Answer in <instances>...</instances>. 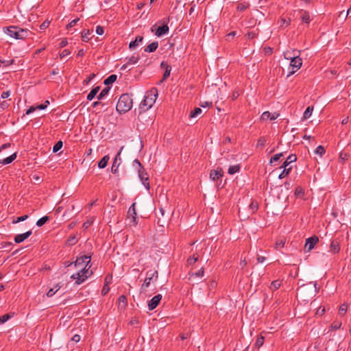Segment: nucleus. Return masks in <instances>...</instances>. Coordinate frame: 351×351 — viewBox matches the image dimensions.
Returning a JSON list of instances; mask_svg holds the SVG:
<instances>
[{
  "label": "nucleus",
  "mask_w": 351,
  "mask_h": 351,
  "mask_svg": "<svg viewBox=\"0 0 351 351\" xmlns=\"http://www.w3.org/2000/svg\"><path fill=\"white\" fill-rule=\"evenodd\" d=\"M155 27L156 25H154L152 27L151 31L152 32H155V34L158 37L162 36L163 35L167 34L169 32V27L167 26V25H164L161 27H158L156 29H155Z\"/></svg>",
  "instance_id": "1a4fd4ad"
},
{
  "label": "nucleus",
  "mask_w": 351,
  "mask_h": 351,
  "mask_svg": "<svg viewBox=\"0 0 351 351\" xmlns=\"http://www.w3.org/2000/svg\"><path fill=\"white\" fill-rule=\"evenodd\" d=\"M36 107L35 106H31L27 111H26V114H29L31 113H32L33 112H34L36 110Z\"/></svg>",
  "instance_id": "052dcab7"
},
{
  "label": "nucleus",
  "mask_w": 351,
  "mask_h": 351,
  "mask_svg": "<svg viewBox=\"0 0 351 351\" xmlns=\"http://www.w3.org/2000/svg\"><path fill=\"white\" fill-rule=\"evenodd\" d=\"M318 237L315 236L307 239L304 245V249L307 252L311 251L314 247L315 245L318 242Z\"/></svg>",
  "instance_id": "9d476101"
},
{
  "label": "nucleus",
  "mask_w": 351,
  "mask_h": 351,
  "mask_svg": "<svg viewBox=\"0 0 351 351\" xmlns=\"http://www.w3.org/2000/svg\"><path fill=\"white\" fill-rule=\"evenodd\" d=\"M70 245H73L76 242V240H75V237H71L69 241H68Z\"/></svg>",
  "instance_id": "338daca9"
},
{
  "label": "nucleus",
  "mask_w": 351,
  "mask_h": 351,
  "mask_svg": "<svg viewBox=\"0 0 351 351\" xmlns=\"http://www.w3.org/2000/svg\"><path fill=\"white\" fill-rule=\"evenodd\" d=\"M248 5H245L244 3H240L237 6V10L239 11H243L247 8Z\"/></svg>",
  "instance_id": "864d4df0"
},
{
  "label": "nucleus",
  "mask_w": 351,
  "mask_h": 351,
  "mask_svg": "<svg viewBox=\"0 0 351 351\" xmlns=\"http://www.w3.org/2000/svg\"><path fill=\"white\" fill-rule=\"evenodd\" d=\"M158 42H153L145 48V51L147 52H154L158 48Z\"/></svg>",
  "instance_id": "412c9836"
},
{
  "label": "nucleus",
  "mask_w": 351,
  "mask_h": 351,
  "mask_svg": "<svg viewBox=\"0 0 351 351\" xmlns=\"http://www.w3.org/2000/svg\"><path fill=\"white\" fill-rule=\"evenodd\" d=\"M133 165L136 168V170H138L139 169H142L141 164L137 159L134 160Z\"/></svg>",
  "instance_id": "09e8293b"
},
{
  "label": "nucleus",
  "mask_w": 351,
  "mask_h": 351,
  "mask_svg": "<svg viewBox=\"0 0 351 351\" xmlns=\"http://www.w3.org/2000/svg\"><path fill=\"white\" fill-rule=\"evenodd\" d=\"M110 157L108 155L104 156L98 163V167L100 169H103L107 166L109 161Z\"/></svg>",
  "instance_id": "6ab92c4d"
},
{
  "label": "nucleus",
  "mask_w": 351,
  "mask_h": 351,
  "mask_svg": "<svg viewBox=\"0 0 351 351\" xmlns=\"http://www.w3.org/2000/svg\"><path fill=\"white\" fill-rule=\"evenodd\" d=\"M119 306L121 308H124L127 305V299L125 295H121L118 300Z\"/></svg>",
  "instance_id": "5701e85b"
},
{
  "label": "nucleus",
  "mask_w": 351,
  "mask_h": 351,
  "mask_svg": "<svg viewBox=\"0 0 351 351\" xmlns=\"http://www.w3.org/2000/svg\"><path fill=\"white\" fill-rule=\"evenodd\" d=\"M104 32V28L101 26L96 27V33L99 35H102Z\"/></svg>",
  "instance_id": "5fc2aeb1"
},
{
  "label": "nucleus",
  "mask_w": 351,
  "mask_h": 351,
  "mask_svg": "<svg viewBox=\"0 0 351 351\" xmlns=\"http://www.w3.org/2000/svg\"><path fill=\"white\" fill-rule=\"evenodd\" d=\"M339 244L335 241H332L330 245V250L334 253H337L339 251Z\"/></svg>",
  "instance_id": "f704fd0d"
},
{
  "label": "nucleus",
  "mask_w": 351,
  "mask_h": 351,
  "mask_svg": "<svg viewBox=\"0 0 351 351\" xmlns=\"http://www.w3.org/2000/svg\"><path fill=\"white\" fill-rule=\"evenodd\" d=\"M282 156V153H280V154H276L274 155L270 160V163H274L275 162H277L278 160H279V159L280 158V157Z\"/></svg>",
  "instance_id": "79ce46f5"
},
{
  "label": "nucleus",
  "mask_w": 351,
  "mask_h": 351,
  "mask_svg": "<svg viewBox=\"0 0 351 351\" xmlns=\"http://www.w3.org/2000/svg\"><path fill=\"white\" fill-rule=\"evenodd\" d=\"M297 159V157L294 154H291L288 156V158L286 159V160L282 164L281 168H285L287 167L289 164H291L293 162H295Z\"/></svg>",
  "instance_id": "a211bd4d"
},
{
  "label": "nucleus",
  "mask_w": 351,
  "mask_h": 351,
  "mask_svg": "<svg viewBox=\"0 0 351 351\" xmlns=\"http://www.w3.org/2000/svg\"><path fill=\"white\" fill-rule=\"evenodd\" d=\"M250 206L253 211L258 208V204L256 203L252 202Z\"/></svg>",
  "instance_id": "0e129e2a"
},
{
  "label": "nucleus",
  "mask_w": 351,
  "mask_h": 351,
  "mask_svg": "<svg viewBox=\"0 0 351 351\" xmlns=\"http://www.w3.org/2000/svg\"><path fill=\"white\" fill-rule=\"evenodd\" d=\"M90 262V257L88 256L79 257L75 261L74 266L77 271L73 274L71 278L75 280L77 285L82 284L93 274V271L90 269L91 267V265H89Z\"/></svg>",
  "instance_id": "f257e3e1"
},
{
  "label": "nucleus",
  "mask_w": 351,
  "mask_h": 351,
  "mask_svg": "<svg viewBox=\"0 0 351 351\" xmlns=\"http://www.w3.org/2000/svg\"><path fill=\"white\" fill-rule=\"evenodd\" d=\"M70 54V51L68 49H64L62 53H60V57L64 58Z\"/></svg>",
  "instance_id": "6e6d98bb"
},
{
  "label": "nucleus",
  "mask_w": 351,
  "mask_h": 351,
  "mask_svg": "<svg viewBox=\"0 0 351 351\" xmlns=\"http://www.w3.org/2000/svg\"><path fill=\"white\" fill-rule=\"evenodd\" d=\"M158 278V271H149L146 273V278L144 280L143 284L141 286V291L145 292L147 288H148L150 285L151 282L156 281Z\"/></svg>",
  "instance_id": "0eeeda50"
},
{
  "label": "nucleus",
  "mask_w": 351,
  "mask_h": 351,
  "mask_svg": "<svg viewBox=\"0 0 351 351\" xmlns=\"http://www.w3.org/2000/svg\"><path fill=\"white\" fill-rule=\"evenodd\" d=\"M162 295L158 294L155 295L154 298H152L149 302H148V308L149 310H154L160 303L161 299H162Z\"/></svg>",
  "instance_id": "9b49d317"
},
{
  "label": "nucleus",
  "mask_w": 351,
  "mask_h": 351,
  "mask_svg": "<svg viewBox=\"0 0 351 351\" xmlns=\"http://www.w3.org/2000/svg\"><path fill=\"white\" fill-rule=\"evenodd\" d=\"M285 245V241L283 240H278L276 242V248L278 249L282 247Z\"/></svg>",
  "instance_id": "3c124183"
},
{
  "label": "nucleus",
  "mask_w": 351,
  "mask_h": 351,
  "mask_svg": "<svg viewBox=\"0 0 351 351\" xmlns=\"http://www.w3.org/2000/svg\"><path fill=\"white\" fill-rule=\"evenodd\" d=\"M291 169V167H289V168H283V171H282V173L279 175L278 178L280 179H282L284 178L285 177H286L287 176H288L290 173V171Z\"/></svg>",
  "instance_id": "473e14b6"
},
{
  "label": "nucleus",
  "mask_w": 351,
  "mask_h": 351,
  "mask_svg": "<svg viewBox=\"0 0 351 351\" xmlns=\"http://www.w3.org/2000/svg\"><path fill=\"white\" fill-rule=\"evenodd\" d=\"M284 57L285 59L291 60L293 58V52L285 51L284 52Z\"/></svg>",
  "instance_id": "49530a36"
},
{
  "label": "nucleus",
  "mask_w": 351,
  "mask_h": 351,
  "mask_svg": "<svg viewBox=\"0 0 351 351\" xmlns=\"http://www.w3.org/2000/svg\"><path fill=\"white\" fill-rule=\"evenodd\" d=\"M204 276V269L201 268L197 272L191 274L189 279L193 280L195 278H202Z\"/></svg>",
  "instance_id": "393cba45"
},
{
  "label": "nucleus",
  "mask_w": 351,
  "mask_h": 351,
  "mask_svg": "<svg viewBox=\"0 0 351 351\" xmlns=\"http://www.w3.org/2000/svg\"><path fill=\"white\" fill-rule=\"evenodd\" d=\"M161 66L165 69V73L163 75L162 80H160V83L162 82L165 80L170 75L171 73V67L165 62H162L161 63Z\"/></svg>",
  "instance_id": "dca6fc26"
},
{
  "label": "nucleus",
  "mask_w": 351,
  "mask_h": 351,
  "mask_svg": "<svg viewBox=\"0 0 351 351\" xmlns=\"http://www.w3.org/2000/svg\"><path fill=\"white\" fill-rule=\"evenodd\" d=\"M3 32L10 37L15 39H24L32 34V32L28 29L20 28L16 26L4 27Z\"/></svg>",
  "instance_id": "f03ea898"
},
{
  "label": "nucleus",
  "mask_w": 351,
  "mask_h": 351,
  "mask_svg": "<svg viewBox=\"0 0 351 351\" xmlns=\"http://www.w3.org/2000/svg\"><path fill=\"white\" fill-rule=\"evenodd\" d=\"M109 90H110V88L109 87H106L105 88H104L101 91V93L99 94V95L97 96V99L99 100L102 99L105 96H106L108 94Z\"/></svg>",
  "instance_id": "c756f323"
},
{
  "label": "nucleus",
  "mask_w": 351,
  "mask_h": 351,
  "mask_svg": "<svg viewBox=\"0 0 351 351\" xmlns=\"http://www.w3.org/2000/svg\"><path fill=\"white\" fill-rule=\"evenodd\" d=\"M299 291L300 294L305 296V295H315L317 293V283L310 282L306 285H302L300 286Z\"/></svg>",
  "instance_id": "39448f33"
},
{
  "label": "nucleus",
  "mask_w": 351,
  "mask_h": 351,
  "mask_svg": "<svg viewBox=\"0 0 351 351\" xmlns=\"http://www.w3.org/2000/svg\"><path fill=\"white\" fill-rule=\"evenodd\" d=\"M123 149V146H122L119 150V152L117 153V154L116 155L115 158H114V162H113V164H112V168H111V171L112 173H116L117 169H118V167L121 163V157H120V155H121V153L122 152V150Z\"/></svg>",
  "instance_id": "f8f14e48"
},
{
  "label": "nucleus",
  "mask_w": 351,
  "mask_h": 351,
  "mask_svg": "<svg viewBox=\"0 0 351 351\" xmlns=\"http://www.w3.org/2000/svg\"><path fill=\"white\" fill-rule=\"evenodd\" d=\"M341 326V322H338V323H333L332 325H331V328L334 330H337V329H339Z\"/></svg>",
  "instance_id": "4d7b16f0"
},
{
  "label": "nucleus",
  "mask_w": 351,
  "mask_h": 351,
  "mask_svg": "<svg viewBox=\"0 0 351 351\" xmlns=\"http://www.w3.org/2000/svg\"><path fill=\"white\" fill-rule=\"evenodd\" d=\"M313 110V107L308 106L304 112L303 119H308L311 116Z\"/></svg>",
  "instance_id": "bb28decb"
},
{
  "label": "nucleus",
  "mask_w": 351,
  "mask_h": 351,
  "mask_svg": "<svg viewBox=\"0 0 351 351\" xmlns=\"http://www.w3.org/2000/svg\"><path fill=\"white\" fill-rule=\"evenodd\" d=\"M239 169H240V165H239L230 166L228 168V173L230 175H233L235 173L238 172L239 171Z\"/></svg>",
  "instance_id": "cd10ccee"
},
{
  "label": "nucleus",
  "mask_w": 351,
  "mask_h": 351,
  "mask_svg": "<svg viewBox=\"0 0 351 351\" xmlns=\"http://www.w3.org/2000/svg\"><path fill=\"white\" fill-rule=\"evenodd\" d=\"M315 153L319 156H322L325 153V149L323 146L319 145L315 150Z\"/></svg>",
  "instance_id": "4c0bfd02"
},
{
  "label": "nucleus",
  "mask_w": 351,
  "mask_h": 351,
  "mask_svg": "<svg viewBox=\"0 0 351 351\" xmlns=\"http://www.w3.org/2000/svg\"><path fill=\"white\" fill-rule=\"evenodd\" d=\"M8 104L7 103V101H3L1 104V108L2 110H4L5 108H8Z\"/></svg>",
  "instance_id": "774afa93"
},
{
  "label": "nucleus",
  "mask_w": 351,
  "mask_h": 351,
  "mask_svg": "<svg viewBox=\"0 0 351 351\" xmlns=\"http://www.w3.org/2000/svg\"><path fill=\"white\" fill-rule=\"evenodd\" d=\"M269 117H270V112L268 111H266L262 114L261 119V120L265 121V120L269 119Z\"/></svg>",
  "instance_id": "a18cd8bd"
},
{
  "label": "nucleus",
  "mask_w": 351,
  "mask_h": 351,
  "mask_svg": "<svg viewBox=\"0 0 351 351\" xmlns=\"http://www.w3.org/2000/svg\"><path fill=\"white\" fill-rule=\"evenodd\" d=\"M80 340V336L78 335H75L72 338V341L77 343V342H79Z\"/></svg>",
  "instance_id": "680f3d73"
},
{
  "label": "nucleus",
  "mask_w": 351,
  "mask_h": 351,
  "mask_svg": "<svg viewBox=\"0 0 351 351\" xmlns=\"http://www.w3.org/2000/svg\"><path fill=\"white\" fill-rule=\"evenodd\" d=\"M135 204V203H133L128 211L127 220L130 226H136L138 223Z\"/></svg>",
  "instance_id": "6e6552de"
},
{
  "label": "nucleus",
  "mask_w": 351,
  "mask_h": 351,
  "mask_svg": "<svg viewBox=\"0 0 351 351\" xmlns=\"http://www.w3.org/2000/svg\"><path fill=\"white\" fill-rule=\"evenodd\" d=\"M133 105V101L131 96L128 94H123L117 104V110L121 113L128 112Z\"/></svg>",
  "instance_id": "7ed1b4c3"
},
{
  "label": "nucleus",
  "mask_w": 351,
  "mask_h": 351,
  "mask_svg": "<svg viewBox=\"0 0 351 351\" xmlns=\"http://www.w3.org/2000/svg\"><path fill=\"white\" fill-rule=\"evenodd\" d=\"M10 318V315L8 314H5L0 317V324L5 323Z\"/></svg>",
  "instance_id": "c03bdc74"
},
{
  "label": "nucleus",
  "mask_w": 351,
  "mask_h": 351,
  "mask_svg": "<svg viewBox=\"0 0 351 351\" xmlns=\"http://www.w3.org/2000/svg\"><path fill=\"white\" fill-rule=\"evenodd\" d=\"M117 80V75H110L109 77H108L105 80H104V84L106 85H109V84H112V83H114Z\"/></svg>",
  "instance_id": "a878e982"
},
{
  "label": "nucleus",
  "mask_w": 351,
  "mask_h": 351,
  "mask_svg": "<svg viewBox=\"0 0 351 351\" xmlns=\"http://www.w3.org/2000/svg\"><path fill=\"white\" fill-rule=\"evenodd\" d=\"M79 20L80 19L77 18V19H75L73 20L72 21H71L67 25V29L75 26L77 24V23L79 21Z\"/></svg>",
  "instance_id": "603ef678"
},
{
  "label": "nucleus",
  "mask_w": 351,
  "mask_h": 351,
  "mask_svg": "<svg viewBox=\"0 0 351 351\" xmlns=\"http://www.w3.org/2000/svg\"><path fill=\"white\" fill-rule=\"evenodd\" d=\"M139 60V57L138 56H132L130 58H126V60H127V63L128 64H136Z\"/></svg>",
  "instance_id": "7c9ffc66"
},
{
  "label": "nucleus",
  "mask_w": 351,
  "mask_h": 351,
  "mask_svg": "<svg viewBox=\"0 0 351 351\" xmlns=\"http://www.w3.org/2000/svg\"><path fill=\"white\" fill-rule=\"evenodd\" d=\"M279 117V114L277 112H274L273 114H270V120H275L276 118Z\"/></svg>",
  "instance_id": "bf43d9fd"
},
{
  "label": "nucleus",
  "mask_w": 351,
  "mask_h": 351,
  "mask_svg": "<svg viewBox=\"0 0 351 351\" xmlns=\"http://www.w3.org/2000/svg\"><path fill=\"white\" fill-rule=\"evenodd\" d=\"M247 36L249 38H254V37H256V34L254 32H250L247 34Z\"/></svg>",
  "instance_id": "69168bd1"
},
{
  "label": "nucleus",
  "mask_w": 351,
  "mask_h": 351,
  "mask_svg": "<svg viewBox=\"0 0 351 351\" xmlns=\"http://www.w3.org/2000/svg\"><path fill=\"white\" fill-rule=\"evenodd\" d=\"M348 158H349V154L346 152H341L339 154V160L342 162L346 160Z\"/></svg>",
  "instance_id": "a19ab883"
},
{
  "label": "nucleus",
  "mask_w": 351,
  "mask_h": 351,
  "mask_svg": "<svg viewBox=\"0 0 351 351\" xmlns=\"http://www.w3.org/2000/svg\"><path fill=\"white\" fill-rule=\"evenodd\" d=\"M49 25V22L47 21H44L40 26L41 29H46Z\"/></svg>",
  "instance_id": "13d9d810"
},
{
  "label": "nucleus",
  "mask_w": 351,
  "mask_h": 351,
  "mask_svg": "<svg viewBox=\"0 0 351 351\" xmlns=\"http://www.w3.org/2000/svg\"><path fill=\"white\" fill-rule=\"evenodd\" d=\"M264 343V337L263 336L259 337L255 343V346L259 348H261Z\"/></svg>",
  "instance_id": "58836bf2"
},
{
  "label": "nucleus",
  "mask_w": 351,
  "mask_h": 351,
  "mask_svg": "<svg viewBox=\"0 0 351 351\" xmlns=\"http://www.w3.org/2000/svg\"><path fill=\"white\" fill-rule=\"evenodd\" d=\"M143 36H137L135 39V40L134 41H132L130 45H129V47L130 49H134L136 47H137L140 43H141L143 42Z\"/></svg>",
  "instance_id": "f3484780"
},
{
  "label": "nucleus",
  "mask_w": 351,
  "mask_h": 351,
  "mask_svg": "<svg viewBox=\"0 0 351 351\" xmlns=\"http://www.w3.org/2000/svg\"><path fill=\"white\" fill-rule=\"evenodd\" d=\"M158 97V90L156 88H152L145 96V99L140 104V108L143 111L152 107Z\"/></svg>",
  "instance_id": "20e7f679"
},
{
  "label": "nucleus",
  "mask_w": 351,
  "mask_h": 351,
  "mask_svg": "<svg viewBox=\"0 0 351 351\" xmlns=\"http://www.w3.org/2000/svg\"><path fill=\"white\" fill-rule=\"evenodd\" d=\"M27 218H28V215H23L21 217H18L16 221H13V223H19L21 221H23L26 220Z\"/></svg>",
  "instance_id": "8fccbe9b"
},
{
  "label": "nucleus",
  "mask_w": 351,
  "mask_h": 351,
  "mask_svg": "<svg viewBox=\"0 0 351 351\" xmlns=\"http://www.w3.org/2000/svg\"><path fill=\"white\" fill-rule=\"evenodd\" d=\"M223 171L221 168H218L216 170H211L210 173V178L213 180H215L222 177Z\"/></svg>",
  "instance_id": "4468645a"
},
{
  "label": "nucleus",
  "mask_w": 351,
  "mask_h": 351,
  "mask_svg": "<svg viewBox=\"0 0 351 351\" xmlns=\"http://www.w3.org/2000/svg\"><path fill=\"white\" fill-rule=\"evenodd\" d=\"M280 287V282L278 280H274L271 282L270 289H277Z\"/></svg>",
  "instance_id": "ea45409f"
},
{
  "label": "nucleus",
  "mask_w": 351,
  "mask_h": 351,
  "mask_svg": "<svg viewBox=\"0 0 351 351\" xmlns=\"http://www.w3.org/2000/svg\"><path fill=\"white\" fill-rule=\"evenodd\" d=\"M89 35H90V32L89 30H84L82 32V40L85 42H87L89 40Z\"/></svg>",
  "instance_id": "c9c22d12"
},
{
  "label": "nucleus",
  "mask_w": 351,
  "mask_h": 351,
  "mask_svg": "<svg viewBox=\"0 0 351 351\" xmlns=\"http://www.w3.org/2000/svg\"><path fill=\"white\" fill-rule=\"evenodd\" d=\"M202 110L201 108H196L194 109V110L191 111V114H190V117L191 118H195L197 117L199 114H200L202 113Z\"/></svg>",
  "instance_id": "2f4dec72"
},
{
  "label": "nucleus",
  "mask_w": 351,
  "mask_h": 351,
  "mask_svg": "<svg viewBox=\"0 0 351 351\" xmlns=\"http://www.w3.org/2000/svg\"><path fill=\"white\" fill-rule=\"evenodd\" d=\"M16 154L14 153L9 157H8L3 160H0V164H3V165L10 164L16 158Z\"/></svg>",
  "instance_id": "aec40b11"
},
{
  "label": "nucleus",
  "mask_w": 351,
  "mask_h": 351,
  "mask_svg": "<svg viewBox=\"0 0 351 351\" xmlns=\"http://www.w3.org/2000/svg\"><path fill=\"white\" fill-rule=\"evenodd\" d=\"M198 260V256H193L188 259V263L191 265L195 263Z\"/></svg>",
  "instance_id": "de8ad7c7"
},
{
  "label": "nucleus",
  "mask_w": 351,
  "mask_h": 351,
  "mask_svg": "<svg viewBox=\"0 0 351 351\" xmlns=\"http://www.w3.org/2000/svg\"><path fill=\"white\" fill-rule=\"evenodd\" d=\"M62 142L61 141L57 142L53 147V152H57L62 147Z\"/></svg>",
  "instance_id": "e433bc0d"
},
{
  "label": "nucleus",
  "mask_w": 351,
  "mask_h": 351,
  "mask_svg": "<svg viewBox=\"0 0 351 351\" xmlns=\"http://www.w3.org/2000/svg\"><path fill=\"white\" fill-rule=\"evenodd\" d=\"M347 311V305L346 304H343L339 308V314L343 315Z\"/></svg>",
  "instance_id": "37998d69"
},
{
  "label": "nucleus",
  "mask_w": 351,
  "mask_h": 351,
  "mask_svg": "<svg viewBox=\"0 0 351 351\" xmlns=\"http://www.w3.org/2000/svg\"><path fill=\"white\" fill-rule=\"evenodd\" d=\"M60 289V286L57 285L54 287V288L50 289L47 293L48 297H52L59 289Z\"/></svg>",
  "instance_id": "c85d7f7f"
},
{
  "label": "nucleus",
  "mask_w": 351,
  "mask_h": 351,
  "mask_svg": "<svg viewBox=\"0 0 351 351\" xmlns=\"http://www.w3.org/2000/svg\"><path fill=\"white\" fill-rule=\"evenodd\" d=\"M48 220H49V217H47V216L43 217L42 218H40V219H38L36 221V225L38 227H40V226H43Z\"/></svg>",
  "instance_id": "72a5a7b5"
},
{
  "label": "nucleus",
  "mask_w": 351,
  "mask_h": 351,
  "mask_svg": "<svg viewBox=\"0 0 351 351\" xmlns=\"http://www.w3.org/2000/svg\"><path fill=\"white\" fill-rule=\"evenodd\" d=\"M32 234V231H27L23 234H17L14 237V241L16 243H20L23 242L24 240L27 239Z\"/></svg>",
  "instance_id": "2eb2a0df"
},
{
  "label": "nucleus",
  "mask_w": 351,
  "mask_h": 351,
  "mask_svg": "<svg viewBox=\"0 0 351 351\" xmlns=\"http://www.w3.org/2000/svg\"><path fill=\"white\" fill-rule=\"evenodd\" d=\"M10 95V91H5L2 93L1 97L3 99H5V98H8Z\"/></svg>",
  "instance_id": "e2e57ef3"
},
{
  "label": "nucleus",
  "mask_w": 351,
  "mask_h": 351,
  "mask_svg": "<svg viewBox=\"0 0 351 351\" xmlns=\"http://www.w3.org/2000/svg\"><path fill=\"white\" fill-rule=\"evenodd\" d=\"M137 171L138 173V177H139L140 180H141L143 184L147 189H149V184L147 182L148 176H147V173L144 172V171H143L142 169H139Z\"/></svg>",
  "instance_id": "ddd939ff"
},
{
  "label": "nucleus",
  "mask_w": 351,
  "mask_h": 351,
  "mask_svg": "<svg viewBox=\"0 0 351 351\" xmlns=\"http://www.w3.org/2000/svg\"><path fill=\"white\" fill-rule=\"evenodd\" d=\"M300 13L302 14L301 19H302V21L306 23H309V22L311 21L309 13L308 12L304 11V10H300Z\"/></svg>",
  "instance_id": "4be33fe9"
},
{
  "label": "nucleus",
  "mask_w": 351,
  "mask_h": 351,
  "mask_svg": "<svg viewBox=\"0 0 351 351\" xmlns=\"http://www.w3.org/2000/svg\"><path fill=\"white\" fill-rule=\"evenodd\" d=\"M300 51H293V58L290 60V67L292 69V71L288 75V77L293 74L296 71H298L302 64V61L300 58H299Z\"/></svg>",
  "instance_id": "423d86ee"
},
{
  "label": "nucleus",
  "mask_w": 351,
  "mask_h": 351,
  "mask_svg": "<svg viewBox=\"0 0 351 351\" xmlns=\"http://www.w3.org/2000/svg\"><path fill=\"white\" fill-rule=\"evenodd\" d=\"M99 90V86H97L92 89V90L88 93L87 95V99L88 100H92L95 95L97 94L98 91Z\"/></svg>",
  "instance_id": "b1692460"
}]
</instances>
